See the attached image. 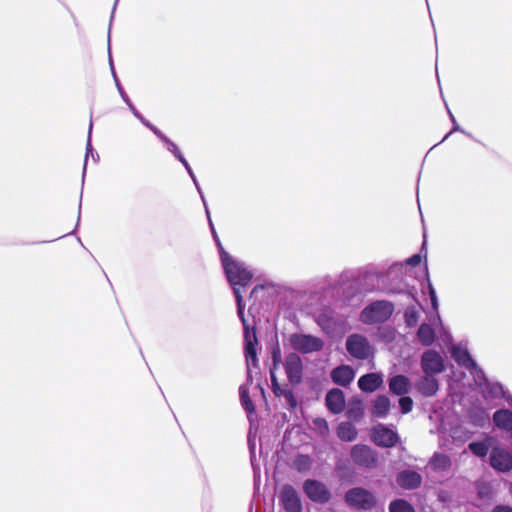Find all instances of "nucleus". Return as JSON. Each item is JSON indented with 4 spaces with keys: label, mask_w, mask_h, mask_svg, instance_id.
Listing matches in <instances>:
<instances>
[{
    "label": "nucleus",
    "mask_w": 512,
    "mask_h": 512,
    "mask_svg": "<svg viewBox=\"0 0 512 512\" xmlns=\"http://www.w3.org/2000/svg\"><path fill=\"white\" fill-rule=\"evenodd\" d=\"M326 406L333 414L341 413L345 407L344 394L340 389L330 390L325 398Z\"/></svg>",
    "instance_id": "16"
},
{
    "label": "nucleus",
    "mask_w": 512,
    "mask_h": 512,
    "mask_svg": "<svg viewBox=\"0 0 512 512\" xmlns=\"http://www.w3.org/2000/svg\"><path fill=\"white\" fill-rule=\"evenodd\" d=\"M303 492L315 503L324 504L331 499V492L327 486L315 479H307L303 482Z\"/></svg>",
    "instance_id": "8"
},
{
    "label": "nucleus",
    "mask_w": 512,
    "mask_h": 512,
    "mask_svg": "<svg viewBox=\"0 0 512 512\" xmlns=\"http://www.w3.org/2000/svg\"><path fill=\"white\" fill-rule=\"evenodd\" d=\"M313 426L315 431L322 437L326 436L329 432L328 423L323 418H315L313 420Z\"/></svg>",
    "instance_id": "33"
},
{
    "label": "nucleus",
    "mask_w": 512,
    "mask_h": 512,
    "mask_svg": "<svg viewBox=\"0 0 512 512\" xmlns=\"http://www.w3.org/2000/svg\"><path fill=\"white\" fill-rule=\"evenodd\" d=\"M259 289H263V286H255L253 288V290L251 291V297L259 290Z\"/></svg>",
    "instance_id": "51"
},
{
    "label": "nucleus",
    "mask_w": 512,
    "mask_h": 512,
    "mask_svg": "<svg viewBox=\"0 0 512 512\" xmlns=\"http://www.w3.org/2000/svg\"><path fill=\"white\" fill-rule=\"evenodd\" d=\"M445 338H446L445 340H447L448 342H451V340H452L451 339V335L449 333H446V332H445Z\"/></svg>",
    "instance_id": "53"
},
{
    "label": "nucleus",
    "mask_w": 512,
    "mask_h": 512,
    "mask_svg": "<svg viewBox=\"0 0 512 512\" xmlns=\"http://www.w3.org/2000/svg\"><path fill=\"white\" fill-rule=\"evenodd\" d=\"M397 330L390 325L379 326L374 332L373 336L377 342L389 345L397 338Z\"/></svg>",
    "instance_id": "21"
},
{
    "label": "nucleus",
    "mask_w": 512,
    "mask_h": 512,
    "mask_svg": "<svg viewBox=\"0 0 512 512\" xmlns=\"http://www.w3.org/2000/svg\"><path fill=\"white\" fill-rule=\"evenodd\" d=\"M348 354L357 360H367L374 355V348L368 339L358 333L351 334L347 337L345 343Z\"/></svg>",
    "instance_id": "5"
},
{
    "label": "nucleus",
    "mask_w": 512,
    "mask_h": 512,
    "mask_svg": "<svg viewBox=\"0 0 512 512\" xmlns=\"http://www.w3.org/2000/svg\"><path fill=\"white\" fill-rule=\"evenodd\" d=\"M372 440L378 446L392 447L398 441V436L392 429L379 424L372 430Z\"/></svg>",
    "instance_id": "13"
},
{
    "label": "nucleus",
    "mask_w": 512,
    "mask_h": 512,
    "mask_svg": "<svg viewBox=\"0 0 512 512\" xmlns=\"http://www.w3.org/2000/svg\"><path fill=\"white\" fill-rule=\"evenodd\" d=\"M92 129H93V122H92V120H90L87 143H86V157H85L83 174H85L87 159L90 155L95 162H97L99 159V155L97 153L94 154V150H93L92 143H91Z\"/></svg>",
    "instance_id": "31"
},
{
    "label": "nucleus",
    "mask_w": 512,
    "mask_h": 512,
    "mask_svg": "<svg viewBox=\"0 0 512 512\" xmlns=\"http://www.w3.org/2000/svg\"><path fill=\"white\" fill-rule=\"evenodd\" d=\"M140 122H141L143 125H145L148 129H150V130H151V127H154V125H153L152 123H150V122H149L147 119H145L144 117H143V119H142V120H140Z\"/></svg>",
    "instance_id": "50"
},
{
    "label": "nucleus",
    "mask_w": 512,
    "mask_h": 512,
    "mask_svg": "<svg viewBox=\"0 0 512 512\" xmlns=\"http://www.w3.org/2000/svg\"><path fill=\"white\" fill-rule=\"evenodd\" d=\"M424 258L426 259V254L424 255ZM424 266L426 270L427 290L429 294L431 307L427 308V310L425 311L427 314V322L422 323L421 326L418 328V342H421L423 345H430L433 343L436 333L439 330L443 329V327L438 312V298L427 272L426 260Z\"/></svg>",
    "instance_id": "3"
},
{
    "label": "nucleus",
    "mask_w": 512,
    "mask_h": 512,
    "mask_svg": "<svg viewBox=\"0 0 512 512\" xmlns=\"http://www.w3.org/2000/svg\"><path fill=\"white\" fill-rule=\"evenodd\" d=\"M409 380L404 375H396L389 380V389L393 394L403 396L409 391Z\"/></svg>",
    "instance_id": "22"
},
{
    "label": "nucleus",
    "mask_w": 512,
    "mask_h": 512,
    "mask_svg": "<svg viewBox=\"0 0 512 512\" xmlns=\"http://www.w3.org/2000/svg\"><path fill=\"white\" fill-rule=\"evenodd\" d=\"M279 502L286 512H302V503L296 489L291 485H284L279 494Z\"/></svg>",
    "instance_id": "11"
},
{
    "label": "nucleus",
    "mask_w": 512,
    "mask_h": 512,
    "mask_svg": "<svg viewBox=\"0 0 512 512\" xmlns=\"http://www.w3.org/2000/svg\"><path fill=\"white\" fill-rule=\"evenodd\" d=\"M151 131L164 143L168 138L165 134H163L156 126L151 127Z\"/></svg>",
    "instance_id": "44"
},
{
    "label": "nucleus",
    "mask_w": 512,
    "mask_h": 512,
    "mask_svg": "<svg viewBox=\"0 0 512 512\" xmlns=\"http://www.w3.org/2000/svg\"><path fill=\"white\" fill-rule=\"evenodd\" d=\"M470 451L478 456V457H485L489 451V444L486 442H472L469 444Z\"/></svg>",
    "instance_id": "32"
},
{
    "label": "nucleus",
    "mask_w": 512,
    "mask_h": 512,
    "mask_svg": "<svg viewBox=\"0 0 512 512\" xmlns=\"http://www.w3.org/2000/svg\"><path fill=\"white\" fill-rule=\"evenodd\" d=\"M438 390V382L434 375L426 374V376L418 383V391L430 396L436 393Z\"/></svg>",
    "instance_id": "25"
},
{
    "label": "nucleus",
    "mask_w": 512,
    "mask_h": 512,
    "mask_svg": "<svg viewBox=\"0 0 512 512\" xmlns=\"http://www.w3.org/2000/svg\"><path fill=\"white\" fill-rule=\"evenodd\" d=\"M115 84H116V87H117V89H118V92H119V94H120L121 98L123 99V101H124L125 103H129L130 98H129V96L127 95V93L125 92V90L123 89V87H122V85H121V83H120V81H119V79H118V78H116V83H115Z\"/></svg>",
    "instance_id": "41"
},
{
    "label": "nucleus",
    "mask_w": 512,
    "mask_h": 512,
    "mask_svg": "<svg viewBox=\"0 0 512 512\" xmlns=\"http://www.w3.org/2000/svg\"><path fill=\"white\" fill-rule=\"evenodd\" d=\"M151 131L164 143L168 138L165 134H163L156 126L151 127Z\"/></svg>",
    "instance_id": "45"
},
{
    "label": "nucleus",
    "mask_w": 512,
    "mask_h": 512,
    "mask_svg": "<svg viewBox=\"0 0 512 512\" xmlns=\"http://www.w3.org/2000/svg\"><path fill=\"white\" fill-rule=\"evenodd\" d=\"M346 504L356 510H371L375 504V496L367 489L355 487L345 493Z\"/></svg>",
    "instance_id": "6"
},
{
    "label": "nucleus",
    "mask_w": 512,
    "mask_h": 512,
    "mask_svg": "<svg viewBox=\"0 0 512 512\" xmlns=\"http://www.w3.org/2000/svg\"><path fill=\"white\" fill-rule=\"evenodd\" d=\"M391 408L390 400L385 395H379L377 396L371 406V413L374 417L377 418H385Z\"/></svg>",
    "instance_id": "20"
},
{
    "label": "nucleus",
    "mask_w": 512,
    "mask_h": 512,
    "mask_svg": "<svg viewBox=\"0 0 512 512\" xmlns=\"http://www.w3.org/2000/svg\"><path fill=\"white\" fill-rule=\"evenodd\" d=\"M417 259H418V264H419L421 261V255L418 254Z\"/></svg>",
    "instance_id": "56"
},
{
    "label": "nucleus",
    "mask_w": 512,
    "mask_h": 512,
    "mask_svg": "<svg viewBox=\"0 0 512 512\" xmlns=\"http://www.w3.org/2000/svg\"><path fill=\"white\" fill-rule=\"evenodd\" d=\"M108 49L110 50V47ZM109 63H110V68H111V72H112L113 78L116 81V78H118V77H117L115 69H114V65H113V61H112V57H111V53L110 52H109Z\"/></svg>",
    "instance_id": "48"
},
{
    "label": "nucleus",
    "mask_w": 512,
    "mask_h": 512,
    "mask_svg": "<svg viewBox=\"0 0 512 512\" xmlns=\"http://www.w3.org/2000/svg\"><path fill=\"white\" fill-rule=\"evenodd\" d=\"M127 106L129 107L130 111L133 113V115L140 120L143 119V116L142 114L136 109V107L133 105V103L131 102V100L129 101V103H126Z\"/></svg>",
    "instance_id": "42"
},
{
    "label": "nucleus",
    "mask_w": 512,
    "mask_h": 512,
    "mask_svg": "<svg viewBox=\"0 0 512 512\" xmlns=\"http://www.w3.org/2000/svg\"><path fill=\"white\" fill-rule=\"evenodd\" d=\"M164 145L166 146L167 150L171 152L179 161L184 158L178 146L169 138L166 139Z\"/></svg>",
    "instance_id": "35"
},
{
    "label": "nucleus",
    "mask_w": 512,
    "mask_h": 512,
    "mask_svg": "<svg viewBox=\"0 0 512 512\" xmlns=\"http://www.w3.org/2000/svg\"><path fill=\"white\" fill-rule=\"evenodd\" d=\"M207 218H208V221H209V225H210V228H211V232H212L213 238H214V240H215V242L217 244V247L219 249V254L221 255V248H223V246H222V244L220 242V239H219V237H218V235H217V233L215 231V228H214V225L212 223L210 215L209 216L207 215Z\"/></svg>",
    "instance_id": "39"
},
{
    "label": "nucleus",
    "mask_w": 512,
    "mask_h": 512,
    "mask_svg": "<svg viewBox=\"0 0 512 512\" xmlns=\"http://www.w3.org/2000/svg\"><path fill=\"white\" fill-rule=\"evenodd\" d=\"M448 112H449L450 118H451V120H452V122H453V129H452V131H451V132H453V131H459V130H460V128H459L458 124L456 123V120H455V118H454L453 114H452L450 111H448Z\"/></svg>",
    "instance_id": "49"
},
{
    "label": "nucleus",
    "mask_w": 512,
    "mask_h": 512,
    "mask_svg": "<svg viewBox=\"0 0 512 512\" xmlns=\"http://www.w3.org/2000/svg\"><path fill=\"white\" fill-rule=\"evenodd\" d=\"M318 322L324 330L332 329V319H330L326 314L320 315Z\"/></svg>",
    "instance_id": "38"
},
{
    "label": "nucleus",
    "mask_w": 512,
    "mask_h": 512,
    "mask_svg": "<svg viewBox=\"0 0 512 512\" xmlns=\"http://www.w3.org/2000/svg\"><path fill=\"white\" fill-rule=\"evenodd\" d=\"M383 383V378L377 373H368L361 376L358 380V387L363 392H374Z\"/></svg>",
    "instance_id": "19"
},
{
    "label": "nucleus",
    "mask_w": 512,
    "mask_h": 512,
    "mask_svg": "<svg viewBox=\"0 0 512 512\" xmlns=\"http://www.w3.org/2000/svg\"><path fill=\"white\" fill-rule=\"evenodd\" d=\"M207 218H208V221H209V225H210V228H211V232H212L213 238H214V240H215V242L217 244V247L219 249V254L221 255V248H223V246H222V244L220 242V239H219V237H218V235H217V233L215 231V228H214V225L212 223L210 215L209 216L207 215Z\"/></svg>",
    "instance_id": "40"
},
{
    "label": "nucleus",
    "mask_w": 512,
    "mask_h": 512,
    "mask_svg": "<svg viewBox=\"0 0 512 512\" xmlns=\"http://www.w3.org/2000/svg\"><path fill=\"white\" fill-rule=\"evenodd\" d=\"M423 238H424V240H423L421 252L425 249V246H426V235H425V233H423Z\"/></svg>",
    "instance_id": "52"
},
{
    "label": "nucleus",
    "mask_w": 512,
    "mask_h": 512,
    "mask_svg": "<svg viewBox=\"0 0 512 512\" xmlns=\"http://www.w3.org/2000/svg\"><path fill=\"white\" fill-rule=\"evenodd\" d=\"M337 435L342 441L352 442L357 437V429L350 422H342L337 428Z\"/></svg>",
    "instance_id": "24"
},
{
    "label": "nucleus",
    "mask_w": 512,
    "mask_h": 512,
    "mask_svg": "<svg viewBox=\"0 0 512 512\" xmlns=\"http://www.w3.org/2000/svg\"><path fill=\"white\" fill-rule=\"evenodd\" d=\"M405 324L408 328L416 327V309L410 306L404 313Z\"/></svg>",
    "instance_id": "34"
},
{
    "label": "nucleus",
    "mask_w": 512,
    "mask_h": 512,
    "mask_svg": "<svg viewBox=\"0 0 512 512\" xmlns=\"http://www.w3.org/2000/svg\"><path fill=\"white\" fill-rule=\"evenodd\" d=\"M282 396H284V398L286 399L288 405L291 408H295L297 406V400H296L292 390L285 389L284 393L282 394Z\"/></svg>",
    "instance_id": "37"
},
{
    "label": "nucleus",
    "mask_w": 512,
    "mask_h": 512,
    "mask_svg": "<svg viewBox=\"0 0 512 512\" xmlns=\"http://www.w3.org/2000/svg\"><path fill=\"white\" fill-rule=\"evenodd\" d=\"M191 179H192V181H193L194 185L199 184V183H198V180H197V178H196V176H194V178H191Z\"/></svg>",
    "instance_id": "54"
},
{
    "label": "nucleus",
    "mask_w": 512,
    "mask_h": 512,
    "mask_svg": "<svg viewBox=\"0 0 512 512\" xmlns=\"http://www.w3.org/2000/svg\"><path fill=\"white\" fill-rule=\"evenodd\" d=\"M452 357L459 365L470 370L471 373L476 371L477 374H482V372L478 370L476 363L473 361L466 348L454 346L452 349Z\"/></svg>",
    "instance_id": "15"
},
{
    "label": "nucleus",
    "mask_w": 512,
    "mask_h": 512,
    "mask_svg": "<svg viewBox=\"0 0 512 512\" xmlns=\"http://www.w3.org/2000/svg\"><path fill=\"white\" fill-rule=\"evenodd\" d=\"M489 463L498 472H509L512 470V454L503 447L495 446L490 451Z\"/></svg>",
    "instance_id": "9"
},
{
    "label": "nucleus",
    "mask_w": 512,
    "mask_h": 512,
    "mask_svg": "<svg viewBox=\"0 0 512 512\" xmlns=\"http://www.w3.org/2000/svg\"><path fill=\"white\" fill-rule=\"evenodd\" d=\"M397 484L404 489L416 487V472L402 471L397 475Z\"/></svg>",
    "instance_id": "26"
},
{
    "label": "nucleus",
    "mask_w": 512,
    "mask_h": 512,
    "mask_svg": "<svg viewBox=\"0 0 512 512\" xmlns=\"http://www.w3.org/2000/svg\"><path fill=\"white\" fill-rule=\"evenodd\" d=\"M312 464V458L305 454H299L293 460L294 469L301 473L309 471L312 467Z\"/></svg>",
    "instance_id": "27"
},
{
    "label": "nucleus",
    "mask_w": 512,
    "mask_h": 512,
    "mask_svg": "<svg viewBox=\"0 0 512 512\" xmlns=\"http://www.w3.org/2000/svg\"><path fill=\"white\" fill-rule=\"evenodd\" d=\"M390 512H415L411 504L403 499H396L389 505Z\"/></svg>",
    "instance_id": "30"
},
{
    "label": "nucleus",
    "mask_w": 512,
    "mask_h": 512,
    "mask_svg": "<svg viewBox=\"0 0 512 512\" xmlns=\"http://www.w3.org/2000/svg\"><path fill=\"white\" fill-rule=\"evenodd\" d=\"M180 162L183 164L184 168L186 169L187 173L189 174V176L191 178H194L195 174L191 168V166L189 165V163L187 162V160L185 158H183L182 160H180Z\"/></svg>",
    "instance_id": "46"
},
{
    "label": "nucleus",
    "mask_w": 512,
    "mask_h": 512,
    "mask_svg": "<svg viewBox=\"0 0 512 512\" xmlns=\"http://www.w3.org/2000/svg\"><path fill=\"white\" fill-rule=\"evenodd\" d=\"M416 254L411 255L404 262L392 264L386 271L377 267H369L368 273L375 276L382 285L393 293H408L412 298L413 287L410 289L408 280L415 278Z\"/></svg>",
    "instance_id": "2"
},
{
    "label": "nucleus",
    "mask_w": 512,
    "mask_h": 512,
    "mask_svg": "<svg viewBox=\"0 0 512 512\" xmlns=\"http://www.w3.org/2000/svg\"><path fill=\"white\" fill-rule=\"evenodd\" d=\"M393 312L392 302L378 300L370 303L361 311L359 320L366 325L381 324L389 320Z\"/></svg>",
    "instance_id": "4"
},
{
    "label": "nucleus",
    "mask_w": 512,
    "mask_h": 512,
    "mask_svg": "<svg viewBox=\"0 0 512 512\" xmlns=\"http://www.w3.org/2000/svg\"><path fill=\"white\" fill-rule=\"evenodd\" d=\"M239 395L243 408L247 413H253L255 411L254 404L249 396V390L246 385L239 387Z\"/></svg>",
    "instance_id": "28"
},
{
    "label": "nucleus",
    "mask_w": 512,
    "mask_h": 512,
    "mask_svg": "<svg viewBox=\"0 0 512 512\" xmlns=\"http://www.w3.org/2000/svg\"><path fill=\"white\" fill-rule=\"evenodd\" d=\"M399 405L402 413H408L413 408V400L410 397L403 396L399 399Z\"/></svg>",
    "instance_id": "36"
},
{
    "label": "nucleus",
    "mask_w": 512,
    "mask_h": 512,
    "mask_svg": "<svg viewBox=\"0 0 512 512\" xmlns=\"http://www.w3.org/2000/svg\"><path fill=\"white\" fill-rule=\"evenodd\" d=\"M289 342L294 350L303 354L318 352L324 347L323 340L311 334H291L289 337Z\"/></svg>",
    "instance_id": "7"
},
{
    "label": "nucleus",
    "mask_w": 512,
    "mask_h": 512,
    "mask_svg": "<svg viewBox=\"0 0 512 512\" xmlns=\"http://www.w3.org/2000/svg\"><path fill=\"white\" fill-rule=\"evenodd\" d=\"M495 425L503 430H512V411L502 409L498 410L493 415Z\"/></svg>",
    "instance_id": "23"
},
{
    "label": "nucleus",
    "mask_w": 512,
    "mask_h": 512,
    "mask_svg": "<svg viewBox=\"0 0 512 512\" xmlns=\"http://www.w3.org/2000/svg\"><path fill=\"white\" fill-rule=\"evenodd\" d=\"M119 0H115V3H114V7H113V11H112V14L114 13L115 9H116V5L118 3Z\"/></svg>",
    "instance_id": "55"
},
{
    "label": "nucleus",
    "mask_w": 512,
    "mask_h": 512,
    "mask_svg": "<svg viewBox=\"0 0 512 512\" xmlns=\"http://www.w3.org/2000/svg\"><path fill=\"white\" fill-rule=\"evenodd\" d=\"M281 362V351L279 347H276L272 350V366L270 368V378H271V388L275 396L280 397L284 393L285 389H282L280 384L278 383L275 371L278 369V366Z\"/></svg>",
    "instance_id": "17"
},
{
    "label": "nucleus",
    "mask_w": 512,
    "mask_h": 512,
    "mask_svg": "<svg viewBox=\"0 0 512 512\" xmlns=\"http://www.w3.org/2000/svg\"><path fill=\"white\" fill-rule=\"evenodd\" d=\"M351 458L354 464L365 468H373L377 463L376 452L366 445H355L351 450Z\"/></svg>",
    "instance_id": "12"
},
{
    "label": "nucleus",
    "mask_w": 512,
    "mask_h": 512,
    "mask_svg": "<svg viewBox=\"0 0 512 512\" xmlns=\"http://www.w3.org/2000/svg\"><path fill=\"white\" fill-rule=\"evenodd\" d=\"M430 465L436 470H445L450 466V458L445 454H435Z\"/></svg>",
    "instance_id": "29"
},
{
    "label": "nucleus",
    "mask_w": 512,
    "mask_h": 512,
    "mask_svg": "<svg viewBox=\"0 0 512 512\" xmlns=\"http://www.w3.org/2000/svg\"><path fill=\"white\" fill-rule=\"evenodd\" d=\"M285 373L292 385H298L303 378V363L300 356L294 352L286 355L283 363Z\"/></svg>",
    "instance_id": "10"
},
{
    "label": "nucleus",
    "mask_w": 512,
    "mask_h": 512,
    "mask_svg": "<svg viewBox=\"0 0 512 512\" xmlns=\"http://www.w3.org/2000/svg\"><path fill=\"white\" fill-rule=\"evenodd\" d=\"M422 368L426 374L441 373L444 370L442 356L434 350L426 351L422 356Z\"/></svg>",
    "instance_id": "14"
},
{
    "label": "nucleus",
    "mask_w": 512,
    "mask_h": 512,
    "mask_svg": "<svg viewBox=\"0 0 512 512\" xmlns=\"http://www.w3.org/2000/svg\"><path fill=\"white\" fill-rule=\"evenodd\" d=\"M195 187H196V189H197V191H198V193H199V195H200V197H201V200H202V202H203V205H204V207H205L206 215H208V216H209V209H208V206H207V203H206L205 196H204V194H203V192H202V189H201V187H200V185H199V184L195 185Z\"/></svg>",
    "instance_id": "43"
},
{
    "label": "nucleus",
    "mask_w": 512,
    "mask_h": 512,
    "mask_svg": "<svg viewBox=\"0 0 512 512\" xmlns=\"http://www.w3.org/2000/svg\"><path fill=\"white\" fill-rule=\"evenodd\" d=\"M221 262L225 271L227 280L233 289V293L237 304V314L242 322L244 329V351L247 364V381L252 383L250 374V367H257V351L256 346L258 339L256 336L255 328H250L244 316V304L241 295V287H246L250 284L253 277L252 272L245 266L244 263L238 262L233 259L225 250L221 248Z\"/></svg>",
    "instance_id": "1"
},
{
    "label": "nucleus",
    "mask_w": 512,
    "mask_h": 512,
    "mask_svg": "<svg viewBox=\"0 0 512 512\" xmlns=\"http://www.w3.org/2000/svg\"><path fill=\"white\" fill-rule=\"evenodd\" d=\"M354 377L355 373L353 369L347 365L336 367L331 372L333 382L344 387L349 385L353 381Z\"/></svg>",
    "instance_id": "18"
},
{
    "label": "nucleus",
    "mask_w": 512,
    "mask_h": 512,
    "mask_svg": "<svg viewBox=\"0 0 512 512\" xmlns=\"http://www.w3.org/2000/svg\"><path fill=\"white\" fill-rule=\"evenodd\" d=\"M492 512H512V507L506 505H498L492 510Z\"/></svg>",
    "instance_id": "47"
}]
</instances>
